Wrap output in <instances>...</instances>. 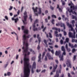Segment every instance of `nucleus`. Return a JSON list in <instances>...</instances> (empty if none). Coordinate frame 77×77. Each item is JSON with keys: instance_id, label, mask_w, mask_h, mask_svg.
<instances>
[{"instance_id": "obj_46", "label": "nucleus", "mask_w": 77, "mask_h": 77, "mask_svg": "<svg viewBox=\"0 0 77 77\" xmlns=\"http://www.w3.org/2000/svg\"><path fill=\"white\" fill-rule=\"evenodd\" d=\"M72 23L73 25L74 24V23H75V21H74V20H72Z\"/></svg>"}, {"instance_id": "obj_49", "label": "nucleus", "mask_w": 77, "mask_h": 77, "mask_svg": "<svg viewBox=\"0 0 77 77\" xmlns=\"http://www.w3.org/2000/svg\"><path fill=\"white\" fill-rule=\"evenodd\" d=\"M45 61L47 60V57L46 56H45Z\"/></svg>"}, {"instance_id": "obj_62", "label": "nucleus", "mask_w": 77, "mask_h": 77, "mask_svg": "<svg viewBox=\"0 0 77 77\" xmlns=\"http://www.w3.org/2000/svg\"><path fill=\"white\" fill-rule=\"evenodd\" d=\"M55 48H58V45H56L54 46Z\"/></svg>"}, {"instance_id": "obj_14", "label": "nucleus", "mask_w": 77, "mask_h": 77, "mask_svg": "<svg viewBox=\"0 0 77 77\" xmlns=\"http://www.w3.org/2000/svg\"><path fill=\"white\" fill-rule=\"evenodd\" d=\"M69 46L71 48H74V45H73V44H71L69 42Z\"/></svg>"}, {"instance_id": "obj_24", "label": "nucleus", "mask_w": 77, "mask_h": 77, "mask_svg": "<svg viewBox=\"0 0 77 77\" xmlns=\"http://www.w3.org/2000/svg\"><path fill=\"white\" fill-rule=\"evenodd\" d=\"M76 59V55H74L73 56V61H74V60H75Z\"/></svg>"}, {"instance_id": "obj_19", "label": "nucleus", "mask_w": 77, "mask_h": 77, "mask_svg": "<svg viewBox=\"0 0 77 77\" xmlns=\"http://www.w3.org/2000/svg\"><path fill=\"white\" fill-rule=\"evenodd\" d=\"M41 54H39L38 57L39 59L38 60V62H41Z\"/></svg>"}, {"instance_id": "obj_10", "label": "nucleus", "mask_w": 77, "mask_h": 77, "mask_svg": "<svg viewBox=\"0 0 77 77\" xmlns=\"http://www.w3.org/2000/svg\"><path fill=\"white\" fill-rule=\"evenodd\" d=\"M46 56L48 57L49 60H53V57H51L50 55V54L49 53H47Z\"/></svg>"}, {"instance_id": "obj_63", "label": "nucleus", "mask_w": 77, "mask_h": 77, "mask_svg": "<svg viewBox=\"0 0 77 77\" xmlns=\"http://www.w3.org/2000/svg\"><path fill=\"white\" fill-rule=\"evenodd\" d=\"M18 58V55H16V59H17Z\"/></svg>"}, {"instance_id": "obj_37", "label": "nucleus", "mask_w": 77, "mask_h": 77, "mask_svg": "<svg viewBox=\"0 0 77 77\" xmlns=\"http://www.w3.org/2000/svg\"><path fill=\"white\" fill-rule=\"evenodd\" d=\"M12 8H13V7L12 6H10V8L9 9V11H11V10H12Z\"/></svg>"}, {"instance_id": "obj_25", "label": "nucleus", "mask_w": 77, "mask_h": 77, "mask_svg": "<svg viewBox=\"0 0 77 77\" xmlns=\"http://www.w3.org/2000/svg\"><path fill=\"white\" fill-rule=\"evenodd\" d=\"M57 65H56L55 66H54L53 69H57Z\"/></svg>"}, {"instance_id": "obj_44", "label": "nucleus", "mask_w": 77, "mask_h": 77, "mask_svg": "<svg viewBox=\"0 0 77 77\" xmlns=\"http://www.w3.org/2000/svg\"><path fill=\"white\" fill-rule=\"evenodd\" d=\"M51 53H52V54H54V51L53 50H51Z\"/></svg>"}, {"instance_id": "obj_12", "label": "nucleus", "mask_w": 77, "mask_h": 77, "mask_svg": "<svg viewBox=\"0 0 77 77\" xmlns=\"http://www.w3.org/2000/svg\"><path fill=\"white\" fill-rule=\"evenodd\" d=\"M12 21H14V20L15 23H17V21H19V19H18V17H17L16 19H14V17H12Z\"/></svg>"}, {"instance_id": "obj_36", "label": "nucleus", "mask_w": 77, "mask_h": 77, "mask_svg": "<svg viewBox=\"0 0 77 77\" xmlns=\"http://www.w3.org/2000/svg\"><path fill=\"white\" fill-rule=\"evenodd\" d=\"M54 19H52V21L51 22V23H52V24H54Z\"/></svg>"}, {"instance_id": "obj_20", "label": "nucleus", "mask_w": 77, "mask_h": 77, "mask_svg": "<svg viewBox=\"0 0 77 77\" xmlns=\"http://www.w3.org/2000/svg\"><path fill=\"white\" fill-rule=\"evenodd\" d=\"M60 26L61 27H62L63 26H65V24L61 23L60 24Z\"/></svg>"}, {"instance_id": "obj_48", "label": "nucleus", "mask_w": 77, "mask_h": 77, "mask_svg": "<svg viewBox=\"0 0 77 77\" xmlns=\"http://www.w3.org/2000/svg\"><path fill=\"white\" fill-rule=\"evenodd\" d=\"M50 8L51 9V10H54V8L52 7V6H50Z\"/></svg>"}, {"instance_id": "obj_45", "label": "nucleus", "mask_w": 77, "mask_h": 77, "mask_svg": "<svg viewBox=\"0 0 77 77\" xmlns=\"http://www.w3.org/2000/svg\"><path fill=\"white\" fill-rule=\"evenodd\" d=\"M22 29V30H23L24 29V26H22L21 27Z\"/></svg>"}, {"instance_id": "obj_9", "label": "nucleus", "mask_w": 77, "mask_h": 77, "mask_svg": "<svg viewBox=\"0 0 77 77\" xmlns=\"http://www.w3.org/2000/svg\"><path fill=\"white\" fill-rule=\"evenodd\" d=\"M61 50L62 51H63V52L62 53V56H65V55H66V51H65V47H64V46H62L61 47Z\"/></svg>"}, {"instance_id": "obj_33", "label": "nucleus", "mask_w": 77, "mask_h": 77, "mask_svg": "<svg viewBox=\"0 0 77 77\" xmlns=\"http://www.w3.org/2000/svg\"><path fill=\"white\" fill-rule=\"evenodd\" d=\"M70 8L71 9H73V10H74V9H75V8L74 7V6H70Z\"/></svg>"}, {"instance_id": "obj_59", "label": "nucleus", "mask_w": 77, "mask_h": 77, "mask_svg": "<svg viewBox=\"0 0 77 77\" xmlns=\"http://www.w3.org/2000/svg\"><path fill=\"white\" fill-rule=\"evenodd\" d=\"M76 17L74 16H73L72 17V19H75V18H76Z\"/></svg>"}, {"instance_id": "obj_26", "label": "nucleus", "mask_w": 77, "mask_h": 77, "mask_svg": "<svg viewBox=\"0 0 77 77\" xmlns=\"http://www.w3.org/2000/svg\"><path fill=\"white\" fill-rule=\"evenodd\" d=\"M66 50L68 52H70V51H71V49H70V48H67L66 49Z\"/></svg>"}, {"instance_id": "obj_42", "label": "nucleus", "mask_w": 77, "mask_h": 77, "mask_svg": "<svg viewBox=\"0 0 77 77\" xmlns=\"http://www.w3.org/2000/svg\"><path fill=\"white\" fill-rule=\"evenodd\" d=\"M3 29H4V32H5H5H7V29H6L5 28H4Z\"/></svg>"}, {"instance_id": "obj_29", "label": "nucleus", "mask_w": 77, "mask_h": 77, "mask_svg": "<svg viewBox=\"0 0 77 77\" xmlns=\"http://www.w3.org/2000/svg\"><path fill=\"white\" fill-rule=\"evenodd\" d=\"M34 68H32L31 72H32V74H33V73H34Z\"/></svg>"}, {"instance_id": "obj_7", "label": "nucleus", "mask_w": 77, "mask_h": 77, "mask_svg": "<svg viewBox=\"0 0 77 77\" xmlns=\"http://www.w3.org/2000/svg\"><path fill=\"white\" fill-rule=\"evenodd\" d=\"M32 9L33 10L34 14H35V16H38V15L37 13L35 12H38V7H36L35 8H34V7L32 8Z\"/></svg>"}, {"instance_id": "obj_50", "label": "nucleus", "mask_w": 77, "mask_h": 77, "mask_svg": "<svg viewBox=\"0 0 77 77\" xmlns=\"http://www.w3.org/2000/svg\"><path fill=\"white\" fill-rule=\"evenodd\" d=\"M45 71H46L45 69H44V70H42L41 72H42H42H45Z\"/></svg>"}, {"instance_id": "obj_47", "label": "nucleus", "mask_w": 77, "mask_h": 77, "mask_svg": "<svg viewBox=\"0 0 77 77\" xmlns=\"http://www.w3.org/2000/svg\"><path fill=\"white\" fill-rule=\"evenodd\" d=\"M65 48H66V49L68 48V44H66V46H65Z\"/></svg>"}, {"instance_id": "obj_4", "label": "nucleus", "mask_w": 77, "mask_h": 77, "mask_svg": "<svg viewBox=\"0 0 77 77\" xmlns=\"http://www.w3.org/2000/svg\"><path fill=\"white\" fill-rule=\"evenodd\" d=\"M55 55L56 56H59V57L60 58V61H63V56L62 55L61 57H60L61 55L60 54V52L59 51H56L55 52Z\"/></svg>"}, {"instance_id": "obj_52", "label": "nucleus", "mask_w": 77, "mask_h": 77, "mask_svg": "<svg viewBox=\"0 0 77 77\" xmlns=\"http://www.w3.org/2000/svg\"><path fill=\"white\" fill-rule=\"evenodd\" d=\"M56 42H59V40H58V38H56Z\"/></svg>"}, {"instance_id": "obj_38", "label": "nucleus", "mask_w": 77, "mask_h": 77, "mask_svg": "<svg viewBox=\"0 0 77 77\" xmlns=\"http://www.w3.org/2000/svg\"><path fill=\"white\" fill-rule=\"evenodd\" d=\"M44 42L45 44V45H47V41L45 40H44Z\"/></svg>"}, {"instance_id": "obj_31", "label": "nucleus", "mask_w": 77, "mask_h": 77, "mask_svg": "<svg viewBox=\"0 0 77 77\" xmlns=\"http://www.w3.org/2000/svg\"><path fill=\"white\" fill-rule=\"evenodd\" d=\"M51 17L52 18H57L56 16L54 15H52Z\"/></svg>"}, {"instance_id": "obj_18", "label": "nucleus", "mask_w": 77, "mask_h": 77, "mask_svg": "<svg viewBox=\"0 0 77 77\" xmlns=\"http://www.w3.org/2000/svg\"><path fill=\"white\" fill-rule=\"evenodd\" d=\"M38 14H41V12H42V11H41V8H38Z\"/></svg>"}, {"instance_id": "obj_13", "label": "nucleus", "mask_w": 77, "mask_h": 77, "mask_svg": "<svg viewBox=\"0 0 77 77\" xmlns=\"http://www.w3.org/2000/svg\"><path fill=\"white\" fill-rule=\"evenodd\" d=\"M36 63L35 62H34L32 63V68H34L35 69H36Z\"/></svg>"}, {"instance_id": "obj_32", "label": "nucleus", "mask_w": 77, "mask_h": 77, "mask_svg": "<svg viewBox=\"0 0 77 77\" xmlns=\"http://www.w3.org/2000/svg\"><path fill=\"white\" fill-rule=\"evenodd\" d=\"M62 2V5H63V6L65 5V1H63Z\"/></svg>"}, {"instance_id": "obj_39", "label": "nucleus", "mask_w": 77, "mask_h": 77, "mask_svg": "<svg viewBox=\"0 0 77 77\" xmlns=\"http://www.w3.org/2000/svg\"><path fill=\"white\" fill-rule=\"evenodd\" d=\"M5 19L6 20H8V16H5Z\"/></svg>"}, {"instance_id": "obj_40", "label": "nucleus", "mask_w": 77, "mask_h": 77, "mask_svg": "<svg viewBox=\"0 0 77 77\" xmlns=\"http://www.w3.org/2000/svg\"><path fill=\"white\" fill-rule=\"evenodd\" d=\"M60 43L61 44H63V41L62 39L60 41Z\"/></svg>"}, {"instance_id": "obj_21", "label": "nucleus", "mask_w": 77, "mask_h": 77, "mask_svg": "<svg viewBox=\"0 0 77 77\" xmlns=\"http://www.w3.org/2000/svg\"><path fill=\"white\" fill-rule=\"evenodd\" d=\"M8 65H9V63L8 62H7V64L4 65V68H6L7 67V66H8Z\"/></svg>"}, {"instance_id": "obj_53", "label": "nucleus", "mask_w": 77, "mask_h": 77, "mask_svg": "<svg viewBox=\"0 0 77 77\" xmlns=\"http://www.w3.org/2000/svg\"><path fill=\"white\" fill-rule=\"evenodd\" d=\"M45 21L46 23H47L48 22V20H47V19L46 18L45 19Z\"/></svg>"}, {"instance_id": "obj_17", "label": "nucleus", "mask_w": 77, "mask_h": 77, "mask_svg": "<svg viewBox=\"0 0 77 77\" xmlns=\"http://www.w3.org/2000/svg\"><path fill=\"white\" fill-rule=\"evenodd\" d=\"M28 32H29V30H28V29L25 30L23 31V33H26V34H28Z\"/></svg>"}, {"instance_id": "obj_57", "label": "nucleus", "mask_w": 77, "mask_h": 77, "mask_svg": "<svg viewBox=\"0 0 77 77\" xmlns=\"http://www.w3.org/2000/svg\"><path fill=\"white\" fill-rule=\"evenodd\" d=\"M43 67H44V68H47V66L45 65H44Z\"/></svg>"}, {"instance_id": "obj_43", "label": "nucleus", "mask_w": 77, "mask_h": 77, "mask_svg": "<svg viewBox=\"0 0 77 77\" xmlns=\"http://www.w3.org/2000/svg\"><path fill=\"white\" fill-rule=\"evenodd\" d=\"M68 12H69L70 13H71V12H72V10H69V11Z\"/></svg>"}, {"instance_id": "obj_2", "label": "nucleus", "mask_w": 77, "mask_h": 77, "mask_svg": "<svg viewBox=\"0 0 77 77\" xmlns=\"http://www.w3.org/2000/svg\"><path fill=\"white\" fill-rule=\"evenodd\" d=\"M28 46H29V45L28 46H27L28 48H27V51H26V52H24V50H26V46H25V47H24V46H23V47L22 48L23 50V55L24 54L25 57H26V56H27V55H29V54H30V52H28Z\"/></svg>"}, {"instance_id": "obj_5", "label": "nucleus", "mask_w": 77, "mask_h": 77, "mask_svg": "<svg viewBox=\"0 0 77 77\" xmlns=\"http://www.w3.org/2000/svg\"><path fill=\"white\" fill-rule=\"evenodd\" d=\"M39 34H37V38L38 39V44L39 45H38V46L37 48V49L38 50H39L40 49V48L41 47H40V46H39V44H40V43L41 42V37H39Z\"/></svg>"}, {"instance_id": "obj_23", "label": "nucleus", "mask_w": 77, "mask_h": 77, "mask_svg": "<svg viewBox=\"0 0 77 77\" xmlns=\"http://www.w3.org/2000/svg\"><path fill=\"white\" fill-rule=\"evenodd\" d=\"M45 52H44L42 53V59H43V58H44V56H45Z\"/></svg>"}, {"instance_id": "obj_61", "label": "nucleus", "mask_w": 77, "mask_h": 77, "mask_svg": "<svg viewBox=\"0 0 77 77\" xmlns=\"http://www.w3.org/2000/svg\"><path fill=\"white\" fill-rule=\"evenodd\" d=\"M72 42H74V39L72 38Z\"/></svg>"}, {"instance_id": "obj_60", "label": "nucleus", "mask_w": 77, "mask_h": 77, "mask_svg": "<svg viewBox=\"0 0 77 77\" xmlns=\"http://www.w3.org/2000/svg\"><path fill=\"white\" fill-rule=\"evenodd\" d=\"M29 50L30 51H31V52H32V51H33L32 49H29Z\"/></svg>"}, {"instance_id": "obj_1", "label": "nucleus", "mask_w": 77, "mask_h": 77, "mask_svg": "<svg viewBox=\"0 0 77 77\" xmlns=\"http://www.w3.org/2000/svg\"><path fill=\"white\" fill-rule=\"evenodd\" d=\"M30 35H29L27 36H26V34H24L23 35V45L24 46H26V49L24 50V52H27V49L28 48V47H27V46L29 45V44H28V43H25V41L26 40V39L27 38H30Z\"/></svg>"}, {"instance_id": "obj_30", "label": "nucleus", "mask_w": 77, "mask_h": 77, "mask_svg": "<svg viewBox=\"0 0 77 77\" xmlns=\"http://www.w3.org/2000/svg\"><path fill=\"white\" fill-rule=\"evenodd\" d=\"M7 75L8 76H9L11 75V72H8L7 73Z\"/></svg>"}, {"instance_id": "obj_22", "label": "nucleus", "mask_w": 77, "mask_h": 77, "mask_svg": "<svg viewBox=\"0 0 77 77\" xmlns=\"http://www.w3.org/2000/svg\"><path fill=\"white\" fill-rule=\"evenodd\" d=\"M39 21V20L36 19L35 21V23L34 24H35L36 23H38Z\"/></svg>"}, {"instance_id": "obj_6", "label": "nucleus", "mask_w": 77, "mask_h": 77, "mask_svg": "<svg viewBox=\"0 0 77 77\" xmlns=\"http://www.w3.org/2000/svg\"><path fill=\"white\" fill-rule=\"evenodd\" d=\"M75 32H74V33H72L71 32H69V38H75Z\"/></svg>"}, {"instance_id": "obj_16", "label": "nucleus", "mask_w": 77, "mask_h": 77, "mask_svg": "<svg viewBox=\"0 0 77 77\" xmlns=\"http://www.w3.org/2000/svg\"><path fill=\"white\" fill-rule=\"evenodd\" d=\"M67 23H66V25L67 26H68L69 27H70V28H71V27H72V25H71V24H69V23L68 22H66Z\"/></svg>"}, {"instance_id": "obj_35", "label": "nucleus", "mask_w": 77, "mask_h": 77, "mask_svg": "<svg viewBox=\"0 0 77 77\" xmlns=\"http://www.w3.org/2000/svg\"><path fill=\"white\" fill-rule=\"evenodd\" d=\"M35 57H32V60H33L34 61L35 60Z\"/></svg>"}, {"instance_id": "obj_3", "label": "nucleus", "mask_w": 77, "mask_h": 77, "mask_svg": "<svg viewBox=\"0 0 77 77\" xmlns=\"http://www.w3.org/2000/svg\"><path fill=\"white\" fill-rule=\"evenodd\" d=\"M27 12L26 11H25L24 13V16L23 17L24 18V20H22V21L24 24H27V23L26 22V20H27Z\"/></svg>"}, {"instance_id": "obj_51", "label": "nucleus", "mask_w": 77, "mask_h": 77, "mask_svg": "<svg viewBox=\"0 0 77 77\" xmlns=\"http://www.w3.org/2000/svg\"><path fill=\"white\" fill-rule=\"evenodd\" d=\"M59 11L60 12H62V9L60 8H59Z\"/></svg>"}, {"instance_id": "obj_8", "label": "nucleus", "mask_w": 77, "mask_h": 77, "mask_svg": "<svg viewBox=\"0 0 77 77\" xmlns=\"http://www.w3.org/2000/svg\"><path fill=\"white\" fill-rule=\"evenodd\" d=\"M66 63L67 67H70V68H71V63L69 60H67L66 61Z\"/></svg>"}, {"instance_id": "obj_54", "label": "nucleus", "mask_w": 77, "mask_h": 77, "mask_svg": "<svg viewBox=\"0 0 77 77\" xmlns=\"http://www.w3.org/2000/svg\"><path fill=\"white\" fill-rule=\"evenodd\" d=\"M65 21L67 20V21H68V18L67 17L65 18Z\"/></svg>"}, {"instance_id": "obj_41", "label": "nucleus", "mask_w": 77, "mask_h": 77, "mask_svg": "<svg viewBox=\"0 0 77 77\" xmlns=\"http://www.w3.org/2000/svg\"><path fill=\"white\" fill-rule=\"evenodd\" d=\"M75 49H74V48L72 50V53H74V52H75Z\"/></svg>"}, {"instance_id": "obj_56", "label": "nucleus", "mask_w": 77, "mask_h": 77, "mask_svg": "<svg viewBox=\"0 0 77 77\" xmlns=\"http://www.w3.org/2000/svg\"><path fill=\"white\" fill-rule=\"evenodd\" d=\"M10 15L11 17L13 15V14L12 13H10Z\"/></svg>"}, {"instance_id": "obj_64", "label": "nucleus", "mask_w": 77, "mask_h": 77, "mask_svg": "<svg viewBox=\"0 0 77 77\" xmlns=\"http://www.w3.org/2000/svg\"><path fill=\"white\" fill-rule=\"evenodd\" d=\"M62 17H63V19H65V15H63L62 16Z\"/></svg>"}, {"instance_id": "obj_34", "label": "nucleus", "mask_w": 77, "mask_h": 77, "mask_svg": "<svg viewBox=\"0 0 77 77\" xmlns=\"http://www.w3.org/2000/svg\"><path fill=\"white\" fill-rule=\"evenodd\" d=\"M66 41L67 42H69V38H66Z\"/></svg>"}, {"instance_id": "obj_11", "label": "nucleus", "mask_w": 77, "mask_h": 77, "mask_svg": "<svg viewBox=\"0 0 77 77\" xmlns=\"http://www.w3.org/2000/svg\"><path fill=\"white\" fill-rule=\"evenodd\" d=\"M32 27L33 31L34 32H35L36 31L38 30V28H36V26H35V24H32Z\"/></svg>"}, {"instance_id": "obj_15", "label": "nucleus", "mask_w": 77, "mask_h": 77, "mask_svg": "<svg viewBox=\"0 0 77 77\" xmlns=\"http://www.w3.org/2000/svg\"><path fill=\"white\" fill-rule=\"evenodd\" d=\"M59 72H58V71H56V75L54 76V77H59Z\"/></svg>"}, {"instance_id": "obj_28", "label": "nucleus", "mask_w": 77, "mask_h": 77, "mask_svg": "<svg viewBox=\"0 0 77 77\" xmlns=\"http://www.w3.org/2000/svg\"><path fill=\"white\" fill-rule=\"evenodd\" d=\"M49 37L50 38H52V35H51V34L50 32L49 33Z\"/></svg>"}, {"instance_id": "obj_27", "label": "nucleus", "mask_w": 77, "mask_h": 77, "mask_svg": "<svg viewBox=\"0 0 77 77\" xmlns=\"http://www.w3.org/2000/svg\"><path fill=\"white\" fill-rule=\"evenodd\" d=\"M63 34H64V36H66L67 35V33H66V32H65V31H63Z\"/></svg>"}, {"instance_id": "obj_58", "label": "nucleus", "mask_w": 77, "mask_h": 77, "mask_svg": "<svg viewBox=\"0 0 77 77\" xmlns=\"http://www.w3.org/2000/svg\"><path fill=\"white\" fill-rule=\"evenodd\" d=\"M55 61L57 63V64H58V60H55Z\"/></svg>"}, {"instance_id": "obj_55", "label": "nucleus", "mask_w": 77, "mask_h": 77, "mask_svg": "<svg viewBox=\"0 0 77 77\" xmlns=\"http://www.w3.org/2000/svg\"><path fill=\"white\" fill-rule=\"evenodd\" d=\"M32 14H30L29 15V19L32 18Z\"/></svg>"}]
</instances>
